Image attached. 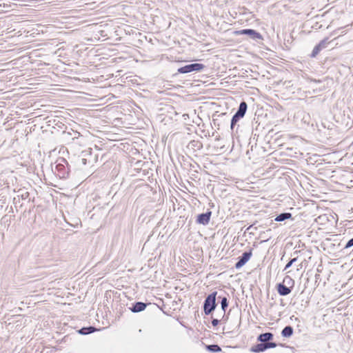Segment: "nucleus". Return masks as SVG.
Segmentation results:
<instances>
[{"instance_id":"1a4fd4ad","label":"nucleus","mask_w":353,"mask_h":353,"mask_svg":"<svg viewBox=\"0 0 353 353\" xmlns=\"http://www.w3.org/2000/svg\"><path fill=\"white\" fill-rule=\"evenodd\" d=\"M247 108H248V105H247L246 102H245V101L241 102V103L239 106V108H238L236 112L235 113V114H236L237 116H239L241 118H243L247 111Z\"/></svg>"},{"instance_id":"5701e85b","label":"nucleus","mask_w":353,"mask_h":353,"mask_svg":"<svg viewBox=\"0 0 353 353\" xmlns=\"http://www.w3.org/2000/svg\"><path fill=\"white\" fill-rule=\"evenodd\" d=\"M219 319H213L212 320V325H213V326H214V327H215V326L218 325H219Z\"/></svg>"},{"instance_id":"4be33fe9","label":"nucleus","mask_w":353,"mask_h":353,"mask_svg":"<svg viewBox=\"0 0 353 353\" xmlns=\"http://www.w3.org/2000/svg\"><path fill=\"white\" fill-rule=\"evenodd\" d=\"M286 282L288 284H290V283H294V281L289 276H287L284 279L283 283Z\"/></svg>"},{"instance_id":"2eb2a0df","label":"nucleus","mask_w":353,"mask_h":353,"mask_svg":"<svg viewBox=\"0 0 353 353\" xmlns=\"http://www.w3.org/2000/svg\"><path fill=\"white\" fill-rule=\"evenodd\" d=\"M207 349L212 352H219L221 351V348L218 345H208Z\"/></svg>"},{"instance_id":"a211bd4d","label":"nucleus","mask_w":353,"mask_h":353,"mask_svg":"<svg viewBox=\"0 0 353 353\" xmlns=\"http://www.w3.org/2000/svg\"><path fill=\"white\" fill-rule=\"evenodd\" d=\"M321 49L320 48V47L318 46V44L314 48L312 52V54H311V57H315L320 52H321Z\"/></svg>"},{"instance_id":"39448f33","label":"nucleus","mask_w":353,"mask_h":353,"mask_svg":"<svg viewBox=\"0 0 353 353\" xmlns=\"http://www.w3.org/2000/svg\"><path fill=\"white\" fill-rule=\"evenodd\" d=\"M212 212L208 210L205 213H202L198 215L196 222L203 225H208L210 222Z\"/></svg>"},{"instance_id":"412c9836","label":"nucleus","mask_w":353,"mask_h":353,"mask_svg":"<svg viewBox=\"0 0 353 353\" xmlns=\"http://www.w3.org/2000/svg\"><path fill=\"white\" fill-rule=\"evenodd\" d=\"M352 246H353V237L347 242V243L345 246V248L347 249Z\"/></svg>"},{"instance_id":"a878e982","label":"nucleus","mask_w":353,"mask_h":353,"mask_svg":"<svg viewBox=\"0 0 353 353\" xmlns=\"http://www.w3.org/2000/svg\"><path fill=\"white\" fill-rule=\"evenodd\" d=\"M253 225H250L247 230H250L251 228H252Z\"/></svg>"},{"instance_id":"6ab92c4d","label":"nucleus","mask_w":353,"mask_h":353,"mask_svg":"<svg viewBox=\"0 0 353 353\" xmlns=\"http://www.w3.org/2000/svg\"><path fill=\"white\" fill-rule=\"evenodd\" d=\"M297 260V258H293L292 259L285 265V268H284V270H286L287 269H288L290 267H291V265L294 263L296 262Z\"/></svg>"},{"instance_id":"423d86ee","label":"nucleus","mask_w":353,"mask_h":353,"mask_svg":"<svg viewBox=\"0 0 353 353\" xmlns=\"http://www.w3.org/2000/svg\"><path fill=\"white\" fill-rule=\"evenodd\" d=\"M276 290L278 293L281 296H287L291 292L290 288L287 287L285 285L283 284V283L277 284Z\"/></svg>"},{"instance_id":"f03ea898","label":"nucleus","mask_w":353,"mask_h":353,"mask_svg":"<svg viewBox=\"0 0 353 353\" xmlns=\"http://www.w3.org/2000/svg\"><path fill=\"white\" fill-rule=\"evenodd\" d=\"M204 67V65L201 63H194L179 68L178 69V72L181 74H186L192 72H198L203 70Z\"/></svg>"},{"instance_id":"20e7f679","label":"nucleus","mask_w":353,"mask_h":353,"mask_svg":"<svg viewBox=\"0 0 353 353\" xmlns=\"http://www.w3.org/2000/svg\"><path fill=\"white\" fill-rule=\"evenodd\" d=\"M235 34H246V35H248L250 38L254 39V40H257V39H262V36L261 34L255 31L254 30H252V29H243V30H239V31H236L235 32Z\"/></svg>"},{"instance_id":"9b49d317","label":"nucleus","mask_w":353,"mask_h":353,"mask_svg":"<svg viewBox=\"0 0 353 353\" xmlns=\"http://www.w3.org/2000/svg\"><path fill=\"white\" fill-rule=\"evenodd\" d=\"M292 217V214L289 212H283L281 213L280 214L277 215L276 218L274 219V221L278 222H281L283 221H285L287 219H289Z\"/></svg>"},{"instance_id":"f257e3e1","label":"nucleus","mask_w":353,"mask_h":353,"mask_svg":"<svg viewBox=\"0 0 353 353\" xmlns=\"http://www.w3.org/2000/svg\"><path fill=\"white\" fill-rule=\"evenodd\" d=\"M216 292H214L209 294L205 299L203 303V311L205 315L210 314L216 308Z\"/></svg>"},{"instance_id":"aec40b11","label":"nucleus","mask_w":353,"mask_h":353,"mask_svg":"<svg viewBox=\"0 0 353 353\" xmlns=\"http://www.w3.org/2000/svg\"><path fill=\"white\" fill-rule=\"evenodd\" d=\"M276 346H277V344L276 343H274V342L268 341V343H266L267 349L274 348Z\"/></svg>"},{"instance_id":"0eeeda50","label":"nucleus","mask_w":353,"mask_h":353,"mask_svg":"<svg viewBox=\"0 0 353 353\" xmlns=\"http://www.w3.org/2000/svg\"><path fill=\"white\" fill-rule=\"evenodd\" d=\"M273 334L271 332H265L259 335L257 340L261 343H266L273 339Z\"/></svg>"},{"instance_id":"dca6fc26","label":"nucleus","mask_w":353,"mask_h":353,"mask_svg":"<svg viewBox=\"0 0 353 353\" xmlns=\"http://www.w3.org/2000/svg\"><path fill=\"white\" fill-rule=\"evenodd\" d=\"M241 118L237 116L236 114H234V116L232 118L231 120V125L230 128L232 130H233L234 125L236 124V123L241 119Z\"/></svg>"},{"instance_id":"f3484780","label":"nucleus","mask_w":353,"mask_h":353,"mask_svg":"<svg viewBox=\"0 0 353 353\" xmlns=\"http://www.w3.org/2000/svg\"><path fill=\"white\" fill-rule=\"evenodd\" d=\"M330 42L328 41V39L325 38L320 41V43L318 44V46L320 47V48L322 50L323 48H325L327 46V44Z\"/></svg>"},{"instance_id":"ddd939ff","label":"nucleus","mask_w":353,"mask_h":353,"mask_svg":"<svg viewBox=\"0 0 353 353\" xmlns=\"http://www.w3.org/2000/svg\"><path fill=\"white\" fill-rule=\"evenodd\" d=\"M95 330H96L95 327H94L92 326L84 327H82L81 329H80L79 332L81 334L85 335V334H88L94 332Z\"/></svg>"},{"instance_id":"4468645a","label":"nucleus","mask_w":353,"mask_h":353,"mask_svg":"<svg viewBox=\"0 0 353 353\" xmlns=\"http://www.w3.org/2000/svg\"><path fill=\"white\" fill-rule=\"evenodd\" d=\"M221 309L223 310V316H224L225 310L228 306V301L225 296L221 298Z\"/></svg>"},{"instance_id":"f8f14e48","label":"nucleus","mask_w":353,"mask_h":353,"mask_svg":"<svg viewBox=\"0 0 353 353\" xmlns=\"http://www.w3.org/2000/svg\"><path fill=\"white\" fill-rule=\"evenodd\" d=\"M293 334V328L290 325L285 326L281 331L283 337H290Z\"/></svg>"},{"instance_id":"b1692460","label":"nucleus","mask_w":353,"mask_h":353,"mask_svg":"<svg viewBox=\"0 0 353 353\" xmlns=\"http://www.w3.org/2000/svg\"><path fill=\"white\" fill-rule=\"evenodd\" d=\"M62 166L63 165L61 163H59V164L57 165V168L59 169V170H61Z\"/></svg>"},{"instance_id":"9d476101","label":"nucleus","mask_w":353,"mask_h":353,"mask_svg":"<svg viewBox=\"0 0 353 353\" xmlns=\"http://www.w3.org/2000/svg\"><path fill=\"white\" fill-rule=\"evenodd\" d=\"M267 350L266 343H260L251 347L253 352H262Z\"/></svg>"},{"instance_id":"6e6552de","label":"nucleus","mask_w":353,"mask_h":353,"mask_svg":"<svg viewBox=\"0 0 353 353\" xmlns=\"http://www.w3.org/2000/svg\"><path fill=\"white\" fill-rule=\"evenodd\" d=\"M146 307V304L143 302H137L134 304L132 305V307H130V310L132 312H139L141 311H143Z\"/></svg>"},{"instance_id":"393cba45","label":"nucleus","mask_w":353,"mask_h":353,"mask_svg":"<svg viewBox=\"0 0 353 353\" xmlns=\"http://www.w3.org/2000/svg\"><path fill=\"white\" fill-rule=\"evenodd\" d=\"M81 161H82L83 164H85L86 163V159H82Z\"/></svg>"},{"instance_id":"7ed1b4c3","label":"nucleus","mask_w":353,"mask_h":353,"mask_svg":"<svg viewBox=\"0 0 353 353\" xmlns=\"http://www.w3.org/2000/svg\"><path fill=\"white\" fill-rule=\"evenodd\" d=\"M252 255V249H250L248 252H245L239 258V261L235 264V268L239 269L243 267L250 259Z\"/></svg>"}]
</instances>
